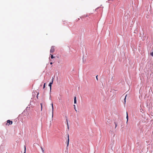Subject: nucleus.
<instances>
[{"label":"nucleus","instance_id":"nucleus-18","mask_svg":"<svg viewBox=\"0 0 153 153\" xmlns=\"http://www.w3.org/2000/svg\"><path fill=\"white\" fill-rule=\"evenodd\" d=\"M97 76H98V75H97V76H96V79H97V81L98 80V78H97Z\"/></svg>","mask_w":153,"mask_h":153},{"label":"nucleus","instance_id":"nucleus-1","mask_svg":"<svg viewBox=\"0 0 153 153\" xmlns=\"http://www.w3.org/2000/svg\"><path fill=\"white\" fill-rule=\"evenodd\" d=\"M13 123V122L12 121H10V120H8L7 121V123H6V125H8V126L9 125H11Z\"/></svg>","mask_w":153,"mask_h":153},{"label":"nucleus","instance_id":"nucleus-7","mask_svg":"<svg viewBox=\"0 0 153 153\" xmlns=\"http://www.w3.org/2000/svg\"><path fill=\"white\" fill-rule=\"evenodd\" d=\"M52 114H53V103H52ZM52 116H53V115H52Z\"/></svg>","mask_w":153,"mask_h":153},{"label":"nucleus","instance_id":"nucleus-22","mask_svg":"<svg viewBox=\"0 0 153 153\" xmlns=\"http://www.w3.org/2000/svg\"><path fill=\"white\" fill-rule=\"evenodd\" d=\"M39 94V93H38V94H37V98H38V94Z\"/></svg>","mask_w":153,"mask_h":153},{"label":"nucleus","instance_id":"nucleus-6","mask_svg":"<svg viewBox=\"0 0 153 153\" xmlns=\"http://www.w3.org/2000/svg\"><path fill=\"white\" fill-rule=\"evenodd\" d=\"M127 94H126L125 97V98L124 99V104H125L126 103V97H127Z\"/></svg>","mask_w":153,"mask_h":153},{"label":"nucleus","instance_id":"nucleus-24","mask_svg":"<svg viewBox=\"0 0 153 153\" xmlns=\"http://www.w3.org/2000/svg\"><path fill=\"white\" fill-rule=\"evenodd\" d=\"M31 107H33V106H32V105H31Z\"/></svg>","mask_w":153,"mask_h":153},{"label":"nucleus","instance_id":"nucleus-5","mask_svg":"<svg viewBox=\"0 0 153 153\" xmlns=\"http://www.w3.org/2000/svg\"><path fill=\"white\" fill-rule=\"evenodd\" d=\"M76 97H74V103L76 104Z\"/></svg>","mask_w":153,"mask_h":153},{"label":"nucleus","instance_id":"nucleus-9","mask_svg":"<svg viewBox=\"0 0 153 153\" xmlns=\"http://www.w3.org/2000/svg\"><path fill=\"white\" fill-rule=\"evenodd\" d=\"M50 55H51V58L52 59H53L54 58V57L53 56V55H52L51 54H50Z\"/></svg>","mask_w":153,"mask_h":153},{"label":"nucleus","instance_id":"nucleus-14","mask_svg":"<svg viewBox=\"0 0 153 153\" xmlns=\"http://www.w3.org/2000/svg\"><path fill=\"white\" fill-rule=\"evenodd\" d=\"M45 84L46 83H45L44 84V85H43V88H45Z\"/></svg>","mask_w":153,"mask_h":153},{"label":"nucleus","instance_id":"nucleus-16","mask_svg":"<svg viewBox=\"0 0 153 153\" xmlns=\"http://www.w3.org/2000/svg\"><path fill=\"white\" fill-rule=\"evenodd\" d=\"M153 57V51L150 54Z\"/></svg>","mask_w":153,"mask_h":153},{"label":"nucleus","instance_id":"nucleus-2","mask_svg":"<svg viewBox=\"0 0 153 153\" xmlns=\"http://www.w3.org/2000/svg\"><path fill=\"white\" fill-rule=\"evenodd\" d=\"M55 51V48L54 46H52L51 47V48L50 50V53H52Z\"/></svg>","mask_w":153,"mask_h":153},{"label":"nucleus","instance_id":"nucleus-21","mask_svg":"<svg viewBox=\"0 0 153 153\" xmlns=\"http://www.w3.org/2000/svg\"><path fill=\"white\" fill-rule=\"evenodd\" d=\"M52 64H53V63H52V62H51L50 63V64L51 65H52Z\"/></svg>","mask_w":153,"mask_h":153},{"label":"nucleus","instance_id":"nucleus-4","mask_svg":"<svg viewBox=\"0 0 153 153\" xmlns=\"http://www.w3.org/2000/svg\"><path fill=\"white\" fill-rule=\"evenodd\" d=\"M68 140L66 142V143H67V147H68V146L69 141V136L68 134Z\"/></svg>","mask_w":153,"mask_h":153},{"label":"nucleus","instance_id":"nucleus-11","mask_svg":"<svg viewBox=\"0 0 153 153\" xmlns=\"http://www.w3.org/2000/svg\"><path fill=\"white\" fill-rule=\"evenodd\" d=\"M30 108V107H27L26 108V111H27L28 110H29V108Z\"/></svg>","mask_w":153,"mask_h":153},{"label":"nucleus","instance_id":"nucleus-20","mask_svg":"<svg viewBox=\"0 0 153 153\" xmlns=\"http://www.w3.org/2000/svg\"><path fill=\"white\" fill-rule=\"evenodd\" d=\"M113 76H111V80H112V79H113Z\"/></svg>","mask_w":153,"mask_h":153},{"label":"nucleus","instance_id":"nucleus-23","mask_svg":"<svg viewBox=\"0 0 153 153\" xmlns=\"http://www.w3.org/2000/svg\"><path fill=\"white\" fill-rule=\"evenodd\" d=\"M31 105V103H30V105H28V106H29V105Z\"/></svg>","mask_w":153,"mask_h":153},{"label":"nucleus","instance_id":"nucleus-13","mask_svg":"<svg viewBox=\"0 0 153 153\" xmlns=\"http://www.w3.org/2000/svg\"><path fill=\"white\" fill-rule=\"evenodd\" d=\"M74 109L75 110L77 111H76V106H75V105H74Z\"/></svg>","mask_w":153,"mask_h":153},{"label":"nucleus","instance_id":"nucleus-17","mask_svg":"<svg viewBox=\"0 0 153 153\" xmlns=\"http://www.w3.org/2000/svg\"><path fill=\"white\" fill-rule=\"evenodd\" d=\"M41 105V111L42 110V103L40 104Z\"/></svg>","mask_w":153,"mask_h":153},{"label":"nucleus","instance_id":"nucleus-19","mask_svg":"<svg viewBox=\"0 0 153 153\" xmlns=\"http://www.w3.org/2000/svg\"><path fill=\"white\" fill-rule=\"evenodd\" d=\"M67 125H68V129L69 128V126H68V121H67Z\"/></svg>","mask_w":153,"mask_h":153},{"label":"nucleus","instance_id":"nucleus-10","mask_svg":"<svg viewBox=\"0 0 153 153\" xmlns=\"http://www.w3.org/2000/svg\"><path fill=\"white\" fill-rule=\"evenodd\" d=\"M26 147L25 146H24V153H26Z\"/></svg>","mask_w":153,"mask_h":153},{"label":"nucleus","instance_id":"nucleus-3","mask_svg":"<svg viewBox=\"0 0 153 153\" xmlns=\"http://www.w3.org/2000/svg\"><path fill=\"white\" fill-rule=\"evenodd\" d=\"M53 78H52V81L49 83V85H48V86L50 87V91H51V85L53 83Z\"/></svg>","mask_w":153,"mask_h":153},{"label":"nucleus","instance_id":"nucleus-12","mask_svg":"<svg viewBox=\"0 0 153 153\" xmlns=\"http://www.w3.org/2000/svg\"><path fill=\"white\" fill-rule=\"evenodd\" d=\"M41 149L42 151V152H43V153H44V150L43 149V148L42 147H41Z\"/></svg>","mask_w":153,"mask_h":153},{"label":"nucleus","instance_id":"nucleus-8","mask_svg":"<svg viewBox=\"0 0 153 153\" xmlns=\"http://www.w3.org/2000/svg\"><path fill=\"white\" fill-rule=\"evenodd\" d=\"M126 114H127V115H126V118L127 120V123L128 121V113H127V112H126Z\"/></svg>","mask_w":153,"mask_h":153},{"label":"nucleus","instance_id":"nucleus-15","mask_svg":"<svg viewBox=\"0 0 153 153\" xmlns=\"http://www.w3.org/2000/svg\"><path fill=\"white\" fill-rule=\"evenodd\" d=\"M114 123L115 124V128H116L117 127V123H116V122H114Z\"/></svg>","mask_w":153,"mask_h":153}]
</instances>
